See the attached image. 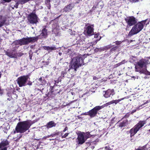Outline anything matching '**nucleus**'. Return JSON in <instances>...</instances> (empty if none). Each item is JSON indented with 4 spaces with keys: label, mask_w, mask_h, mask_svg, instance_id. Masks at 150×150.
<instances>
[{
    "label": "nucleus",
    "mask_w": 150,
    "mask_h": 150,
    "mask_svg": "<svg viewBox=\"0 0 150 150\" xmlns=\"http://www.w3.org/2000/svg\"><path fill=\"white\" fill-rule=\"evenodd\" d=\"M83 56L80 55L73 58L69 65V70L71 69H73L74 71H76L77 69L79 67L84 65Z\"/></svg>",
    "instance_id": "obj_1"
},
{
    "label": "nucleus",
    "mask_w": 150,
    "mask_h": 150,
    "mask_svg": "<svg viewBox=\"0 0 150 150\" xmlns=\"http://www.w3.org/2000/svg\"><path fill=\"white\" fill-rule=\"evenodd\" d=\"M31 125L29 120L20 122L18 123L15 129L17 133H23L29 128Z\"/></svg>",
    "instance_id": "obj_2"
},
{
    "label": "nucleus",
    "mask_w": 150,
    "mask_h": 150,
    "mask_svg": "<svg viewBox=\"0 0 150 150\" xmlns=\"http://www.w3.org/2000/svg\"><path fill=\"white\" fill-rule=\"evenodd\" d=\"M147 19L138 22L132 27L129 33V35L132 36L140 32L143 28Z\"/></svg>",
    "instance_id": "obj_3"
},
{
    "label": "nucleus",
    "mask_w": 150,
    "mask_h": 150,
    "mask_svg": "<svg viewBox=\"0 0 150 150\" xmlns=\"http://www.w3.org/2000/svg\"><path fill=\"white\" fill-rule=\"evenodd\" d=\"M30 75H24L18 77L16 81L19 87H22L26 85L31 86L32 83L30 81Z\"/></svg>",
    "instance_id": "obj_4"
},
{
    "label": "nucleus",
    "mask_w": 150,
    "mask_h": 150,
    "mask_svg": "<svg viewBox=\"0 0 150 150\" xmlns=\"http://www.w3.org/2000/svg\"><path fill=\"white\" fill-rule=\"evenodd\" d=\"M27 18L29 23L32 24H37L38 22V20H39L35 10L28 15Z\"/></svg>",
    "instance_id": "obj_5"
},
{
    "label": "nucleus",
    "mask_w": 150,
    "mask_h": 150,
    "mask_svg": "<svg viewBox=\"0 0 150 150\" xmlns=\"http://www.w3.org/2000/svg\"><path fill=\"white\" fill-rule=\"evenodd\" d=\"M36 37H28L23 38L20 39L21 45H25L31 42H35L38 39Z\"/></svg>",
    "instance_id": "obj_6"
},
{
    "label": "nucleus",
    "mask_w": 150,
    "mask_h": 150,
    "mask_svg": "<svg viewBox=\"0 0 150 150\" xmlns=\"http://www.w3.org/2000/svg\"><path fill=\"white\" fill-rule=\"evenodd\" d=\"M125 20L129 26L134 25L137 22V19L133 16L127 17L125 18Z\"/></svg>",
    "instance_id": "obj_7"
},
{
    "label": "nucleus",
    "mask_w": 150,
    "mask_h": 150,
    "mask_svg": "<svg viewBox=\"0 0 150 150\" xmlns=\"http://www.w3.org/2000/svg\"><path fill=\"white\" fill-rule=\"evenodd\" d=\"M41 33L40 35H38L36 37H36L37 39L36 40V42L39 39H42L43 38H46L48 35V30L46 29V26H45L43 27V28L41 30Z\"/></svg>",
    "instance_id": "obj_8"
},
{
    "label": "nucleus",
    "mask_w": 150,
    "mask_h": 150,
    "mask_svg": "<svg viewBox=\"0 0 150 150\" xmlns=\"http://www.w3.org/2000/svg\"><path fill=\"white\" fill-rule=\"evenodd\" d=\"M85 133L81 132L78 134L77 143L81 145L84 143L86 140L84 135Z\"/></svg>",
    "instance_id": "obj_9"
},
{
    "label": "nucleus",
    "mask_w": 150,
    "mask_h": 150,
    "mask_svg": "<svg viewBox=\"0 0 150 150\" xmlns=\"http://www.w3.org/2000/svg\"><path fill=\"white\" fill-rule=\"evenodd\" d=\"M99 110H100V109L98 106H96L89 111V116L91 118L93 117L96 116L97 114L98 111Z\"/></svg>",
    "instance_id": "obj_10"
},
{
    "label": "nucleus",
    "mask_w": 150,
    "mask_h": 150,
    "mask_svg": "<svg viewBox=\"0 0 150 150\" xmlns=\"http://www.w3.org/2000/svg\"><path fill=\"white\" fill-rule=\"evenodd\" d=\"M147 61L148 60L146 59H142L137 63V64L139 68H142L147 65L148 63Z\"/></svg>",
    "instance_id": "obj_11"
},
{
    "label": "nucleus",
    "mask_w": 150,
    "mask_h": 150,
    "mask_svg": "<svg viewBox=\"0 0 150 150\" xmlns=\"http://www.w3.org/2000/svg\"><path fill=\"white\" fill-rule=\"evenodd\" d=\"M93 25L88 26L84 30V33H86L88 35L91 36L92 35V33H93Z\"/></svg>",
    "instance_id": "obj_12"
},
{
    "label": "nucleus",
    "mask_w": 150,
    "mask_h": 150,
    "mask_svg": "<svg viewBox=\"0 0 150 150\" xmlns=\"http://www.w3.org/2000/svg\"><path fill=\"white\" fill-rule=\"evenodd\" d=\"M8 144V142L7 140H4L0 144V150H6V146Z\"/></svg>",
    "instance_id": "obj_13"
},
{
    "label": "nucleus",
    "mask_w": 150,
    "mask_h": 150,
    "mask_svg": "<svg viewBox=\"0 0 150 150\" xmlns=\"http://www.w3.org/2000/svg\"><path fill=\"white\" fill-rule=\"evenodd\" d=\"M103 92H105L103 95L104 96L105 98H108L110 97L112 94L113 95V93L114 92V90L113 89H109Z\"/></svg>",
    "instance_id": "obj_14"
},
{
    "label": "nucleus",
    "mask_w": 150,
    "mask_h": 150,
    "mask_svg": "<svg viewBox=\"0 0 150 150\" xmlns=\"http://www.w3.org/2000/svg\"><path fill=\"white\" fill-rule=\"evenodd\" d=\"M74 6L72 4H70L65 6L63 9V11L65 12H69L74 7Z\"/></svg>",
    "instance_id": "obj_15"
},
{
    "label": "nucleus",
    "mask_w": 150,
    "mask_h": 150,
    "mask_svg": "<svg viewBox=\"0 0 150 150\" xmlns=\"http://www.w3.org/2000/svg\"><path fill=\"white\" fill-rule=\"evenodd\" d=\"M56 125V123H55L54 121H51L48 122L45 126L47 129H48L53 127H55Z\"/></svg>",
    "instance_id": "obj_16"
},
{
    "label": "nucleus",
    "mask_w": 150,
    "mask_h": 150,
    "mask_svg": "<svg viewBox=\"0 0 150 150\" xmlns=\"http://www.w3.org/2000/svg\"><path fill=\"white\" fill-rule=\"evenodd\" d=\"M7 18L6 17L0 16V27L2 26L6 23Z\"/></svg>",
    "instance_id": "obj_17"
},
{
    "label": "nucleus",
    "mask_w": 150,
    "mask_h": 150,
    "mask_svg": "<svg viewBox=\"0 0 150 150\" xmlns=\"http://www.w3.org/2000/svg\"><path fill=\"white\" fill-rule=\"evenodd\" d=\"M137 132V131L134 127L131 129L129 131V133L130 134V137H132Z\"/></svg>",
    "instance_id": "obj_18"
},
{
    "label": "nucleus",
    "mask_w": 150,
    "mask_h": 150,
    "mask_svg": "<svg viewBox=\"0 0 150 150\" xmlns=\"http://www.w3.org/2000/svg\"><path fill=\"white\" fill-rule=\"evenodd\" d=\"M128 124V121L127 120H124L120 122L119 125V127H122L126 126Z\"/></svg>",
    "instance_id": "obj_19"
},
{
    "label": "nucleus",
    "mask_w": 150,
    "mask_h": 150,
    "mask_svg": "<svg viewBox=\"0 0 150 150\" xmlns=\"http://www.w3.org/2000/svg\"><path fill=\"white\" fill-rule=\"evenodd\" d=\"M23 54L21 52L16 53H12L11 54H10V58H17L18 57L21 56Z\"/></svg>",
    "instance_id": "obj_20"
},
{
    "label": "nucleus",
    "mask_w": 150,
    "mask_h": 150,
    "mask_svg": "<svg viewBox=\"0 0 150 150\" xmlns=\"http://www.w3.org/2000/svg\"><path fill=\"white\" fill-rule=\"evenodd\" d=\"M18 2L16 4L17 6H18V4H21L23 5L25 3H27V2L29 1L30 0H17ZM14 7H16V6H14ZM17 7H16L17 8Z\"/></svg>",
    "instance_id": "obj_21"
},
{
    "label": "nucleus",
    "mask_w": 150,
    "mask_h": 150,
    "mask_svg": "<svg viewBox=\"0 0 150 150\" xmlns=\"http://www.w3.org/2000/svg\"><path fill=\"white\" fill-rule=\"evenodd\" d=\"M111 104V103H110V101L109 102L106 103L104 104V105H103L102 106H98V107L100 110V109L103 108L105 107H107Z\"/></svg>",
    "instance_id": "obj_22"
},
{
    "label": "nucleus",
    "mask_w": 150,
    "mask_h": 150,
    "mask_svg": "<svg viewBox=\"0 0 150 150\" xmlns=\"http://www.w3.org/2000/svg\"><path fill=\"white\" fill-rule=\"evenodd\" d=\"M123 99H120L118 100H112L110 101V103H111V104H113V103H115V104H116L118 103H119L120 101H121L122 100H123Z\"/></svg>",
    "instance_id": "obj_23"
},
{
    "label": "nucleus",
    "mask_w": 150,
    "mask_h": 150,
    "mask_svg": "<svg viewBox=\"0 0 150 150\" xmlns=\"http://www.w3.org/2000/svg\"><path fill=\"white\" fill-rule=\"evenodd\" d=\"M125 60H122L121 62L118 63L117 64H116L114 65V68H116L118 66H120V65L124 64L125 63Z\"/></svg>",
    "instance_id": "obj_24"
},
{
    "label": "nucleus",
    "mask_w": 150,
    "mask_h": 150,
    "mask_svg": "<svg viewBox=\"0 0 150 150\" xmlns=\"http://www.w3.org/2000/svg\"><path fill=\"white\" fill-rule=\"evenodd\" d=\"M52 32L53 33L56 35L59 33V30L56 28H54L52 29Z\"/></svg>",
    "instance_id": "obj_25"
},
{
    "label": "nucleus",
    "mask_w": 150,
    "mask_h": 150,
    "mask_svg": "<svg viewBox=\"0 0 150 150\" xmlns=\"http://www.w3.org/2000/svg\"><path fill=\"white\" fill-rule=\"evenodd\" d=\"M119 47L118 46H116L112 48L110 50V52H115L116 50Z\"/></svg>",
    "instance_id": "obj_26"
},
{
    "label": "nucleus",
    "mask_w": 150,
    "mask_h": 150,
    "mask_svg": "<svg viewBox=\"0 0 150 150\" xmlns=\"http://www.w3.org/2000/svg\"><path fill=\"white\" fill-rule=\"evenodd\" d=\"M67 73V71L66 70H65L62 72L61 77H64L65 75Z\"/></svg>",
    "instance_id": "obj_27"
},
{
    "label": "nucleus",
    "mask_w": 150,
    "mask_h": 150,
    "mask_svg": "<svg viewBox=\"0 0 150 150\" xmlns=\"http://www.w3.org/2000/svg\"><path fill=\"white\" fill-rule=\"evenodd\" d=\"M134 127L135 128V129H137V130L138 131L139 129L142 127L138 123L137 125H136Z\"/></svg>",
    "instance_id": "obj_28"
},
{
    "label": "nucleus",
    "mask_w": 150,
    "mask_h": 150,
    "mask_svg": "<svg viewBox=\"0 0 150 150\" xmlns=\"http://www.w3.org/2000/svg\"><path fill=\"white\" fill-rule=\"evenodd\" d=\"M146 121H140L138 124L139 125H140L142 127L144 125V124L146 123Z\"/></svg>",
    "instance_id": "obj_29"
},
{
    "label": "nucleus",
    "mask_w": 150,
    "mask_h": 150,
    "mask_svg": "<svg viewBox=\"0 0 150 150\" xmlns=\"http://www.w3.org/2000/svg\"><path fill=\"white\" fill-rule=\"evenodd\" d=\"M14 43L16 45H21V43L20 40H15L14 42Z\"/></svg>",
    "instance_id": "obj_30"
},
{
    "label": "nucleus",
    "mask_w": 150,
    "mask_h": 150,
    "mask_svg": "<svg viewBox=\"0 0 150 150\" xmlns=\"http://www.w3.org/2000/svg\"><path fill=\"white\" fill-rule=\"evenodd\" d=\"M29 57L30 59H32V57L33 56V53L31 50H30L29 51Z\"/></svg>",
    "instance_id": "obj_31"
},
{
    "label": "nucleus",
    "mask_w": 150,
    "mask_h": 150,
    "mask_svg": "<svg viewBox=\"0 0 150 150\" xmlns=\"http://www.w3.org/2000/svg\"><path fill=\"white\" fill-rule=\"evenodd\" d=\"M130 115V114L129 112L127 113L122 118V119H123L124 118H127L129 117V116Z\"/></svg>",
    "instance_id": "obj_32"
},
{
    "label": "nucleus",
    "mask_w": 150,
    "mask_h": 150,
    "mask_svg": "<svg viewBox=\"0 0 150 150\" xmlns=\"http://www.w3.org/2000/svg\"><path fill=\"white\" fill-rule=\"evenodd\" d=\"M86 136H85L86 140L87 138L90 137H91V135L89 133L87 132L86 133Z\"/></svg>",
    "instance_id": "obj_33"
},
{
    "label": "nucleus",
    "mask_w": 150,
    "mask_h": 150,
    "mask_svg": "<svg viewBox=\"0 0 150 150\" xmlns=\"http://www.w3.org/2000/svg\"><path fill=\"white\" fill-rule=\"evenodd\" d=\"M124 40L122 41H116L115 42V43L117 45H120L121 44L122 42H124Z\"/></svg>",
    "instance_id": "obj_34"
},
{
    "label": "nucleus",
    "mask_w": 150,
    "mask_h": 150,
    "mask_svg": "<svg viewBox=\"0 0 150 150\" xmlns=\"http://www.w3.org/2000/svg\"><path fill=\"white\" fill-rule=\"evenodd\" d=\"M146 70V69L145 70L142 69L141 70L139 71V73H140L141 74H145Z\"/></svg>",
    "instance_id": "obj_35"
},
{
    "label": "nucleus",
    "mask_w": 150,
    "mask_h": 150,
    "mask_svg": "<svg viewBox=\"0 0 150 150\" xmlns=\"http://www.w3.org/2000/svg\"><path fill=\"white\" fill-rule=\"evenodd\" d=\"M105 150H112V149L110 148L109 146H105Z\"/></svg>",
    "instance_id": "obj_36"
},
{
    "label": "nucleus",
    "mask_w": 150,
    "mask_h": 150,
    "mask_svg": "<svg viewBox=\"0 0 150 150\" xmlns=\"http://www.w3.org/2000/svg\"><path fill=\"white\" fill-rule=\"evenodd\" d=\"M138 67V66H137V65L135 67V71L137 72H139V71H140L139 68H139V67Z\"/></svg>",
    "instance_id": "obj_37"
},
{
    "label": "nucleus",
    "mask_w": 150,
    "mask_h": 150,
    "mask_svg": "<svg viewBox=\"0 0 150 150\" xmlns=\"http://www.w3.org/2000/svg\"><path fill=\"white\" fill-rule=\"evenodd\" d=\"M57 48L54 46V47H50V50H56Z\"/></svg>",
    "instance_id": "obj_38"
},
{
    "label": "nucleus",
    "mask_w": 150,
    "mask_h": 150,
    "mask_svg": "<svg viewBox=\"0 0 150 150\" xmlns=\"http://www.w3.org/2000/svg\"><path fill=\"white\" fill-rule=\"evenodd\" d=\"M69 134V133H65L63 136H62V138H66L68 136V134Z\"/></svg>",
    "instance_id": "obj_39"
},
{
    "label": "nucleus",
    "mask_w": 150,
    "mask_h": 150,
    "mask_svg": "<svg viewBox=\"0 0 150 150\" xmlns=\"http://www.w3.org/2000/svg\"><path fill=\"white\" fill-rule=\"evenodd\" d=\"M99 35L100 33H97V34H96L94 35V38H98Z\"/></svg>",
    "instance_id": "obj_40"
},
{
    "label": "nucleus",
    "mask_w": 150,
    "mask_h": 150,
    "mask_svg": "<svg viewBox=\"0 0 150 150\" xmlns=\"http://www.w3.org/2000/svg\"><path fill=\"white\" fill-rule=\"evenodd\" d=\"M44 49L47 50H50V47L49 46H44Z\"/></svg>",
    "instance_id": "obj_41"
},
{
    "label": "nucleus",
    "mask_w": 150,
    "mask_h": 150,
    "mask_svg": "<svg viewBox=\"0 0 150 150\" xmlns=\"http://www.w3.org/2000/svg\"><path fill=\"white\" fill-rule=\"evenodd\" d=\"M145 74L147 75H150V72L148 71L146 69Z\"/></svg>",
    "instance_id": "obj_42"
},
{
    "label": "nucleus",
    "mask_w": 150,
    "mask_h": 150,
    "mask_svg": "<svg viewBox=\"0 0 150 150\" xmlns=\"http://www.w3.org/2000/svg\"><path fill=\"white\" fill-rule=\"evenodd\" d=\"M82 115H89V111L87 112H85V113H83Z\"/></svg>",
    "instance_id": "obj_43"
},
{
    "label": "nucleus",
    "mask_w": 150,
    "mask_h": 150,
    "mask_svg": "<svg viewBox=\"0 0 150 150\" xmlns=\"http://www.w3.org/2000/svg\"><path fill=\"white\" fill-rule=\"evenodd\" d=\"M137 109L133 110L131 112V114L132 115L133 113L136 111Z\"/></svg>",
    "instance_id": "obj_44"
},
{
    "label": "nucleus",
    "mask_w": 150,
    "mask_h": 150,
    "mask_svg": "<svg viewBox=\"0 0 150 150\" xmlns=\"http://www.w3.org/2000/svg\"><path fill=\"white\" fill-rule=\"evenodd\" d=\"M2 3H4L5 2H9V0H2Z\"/></svg>",
    "instance_id": "obj_45"
},
{
    "label": "nucleus",
    "mask_w": 150,
    "mask_h": 150,
    "mask_svg": "<svg viewBox=\"0 0 150 150\" xmlns=\"http://www.w3.org/2000/svg\"><path fill=\"white\" fill-rule=\"evenodd\" d=\"M68 129V128L67 127H66L63 130V132H65L66 130H67Z\"/></svg>",
    "instance_id": "obj_46"
},
{
    "label": "nucleus",
    "mask_w": 150,
    "mask_h": 150,
    "mask_svg": "<svg viewBox=\"0 0 150 150\" xmlns=\"http://www.w3.org/2000/svg\"><path fill=\"white\" fill-rule=\"evenodd\" d=\"M131 1L135 3L138 2L139 0H131Z\"/></svg>",
    "instance_id": "obj_47"
},
{
    "label": "nucleus",
    "mask_w": 150,
    "mask_h": 150,
    "mask_svg": "<svg viewBox=\"0 0 150 150\" xmlns=\"http://www.w3.org/2000/svg\"><path fill=\"white\" fill-rule=\"evenodd\" d=\"M60 133V132H56L54 134L55 136L58 135Z\"/></svg>",
    "instance_id": "obj_48"
},
{
    "label": "nucleus",
    "mask_w": 150,
    "mask_h": 150,
    "mask_svg": "<svg viewBox=\"0 0 150 150\" xmlns=\"http://www.w3.org/2000/svg\"><path fill=\"white\" fill-rule=\"evenodd\" d=\"M55 136V135L54 134H51L50 136H48V137H54Z\"/></svg>",
    "instance_id": "obj_49"
},
{
    "label": "nucleus",
    "mask_w": 150,
    "mask_h": 150,
    "mask_svg": "<svg viewBox=\"0 0 150 150\" xmlns=\"http://www.w3.org/2000/svg\"><path fill=\"white\" fill-rule=\"evenodd\" d=\"M59 92H60V91H58L56 93H54V91H52V93L53 94H56L57 93H59Z\"/></svg>",
    "instance_id": "obj_50"
},
{
    "label": "nucleus",
    "mask_w": 150,
    "mask_h": 150,
    "mask_svg": "<svg viewBox=\"0 0 150 150\" xmlns=\"http://www.w3.org/2000/svg\"><path fill=\"white\" fill-rule=\"evenodd\" d=\"M149 101H148V100L146 102H145V103H144L142 105H141V106H142V105H144V104H146V103H149Z\"/></svg>",
    "instance_id": "obj_51"
},
{
    "label": "nucleus",
    "mask_w": 150,
    "mask_h": 150,
    "mask_svg": "<svg viewBox=\"0 0 150 150\" xmlns=\"http://www.w3.org/2000/svg\"><path fill=\"white\" fill-rule=\"evenodd\" d=\"M39 81H42V79L41 77L39 78Z\"/></svg>",
    "instance_id": "obj_52"
},
{
    "label": "nucleus",
    "mask_w": 150,
    "mask_h": 150,
    "mask_svg": "<svg viewBox=\"0 0 150 150\" xmlns=\"http://www.w3.org/2000/svg\"><path fill=\"white\" fill-rule=\"evenodd\" d=\"M101 37L100 36V38L99 39H98L97 40H98V41L99 40L101 39Z\"/></svg>",
    "instance_id": "obj_53"
},
{
    "label": "nucleus",
    "mask_w": 150,
    "mask_h": 150,
    "mask_svg": "<svg viewBox=\"0 0 150 150\" xmlns=\"http://www.w3.org/2000/svg\"><path fill=\"white\" fill-rule=\"evenodd\" d=\"M33 46L32 45L31 46H30V48H33Z\"/></svg>",
    "instance_id": "obj_54"
},
{
    "label": "nucleus",
    "mask_w": 150,
    "mask_h": 150,
    "mask_svg": "<svg viewBox=\"0 0 150 150\" xmlns=\"http://www.w3.org/2000/svg\"><path fill=\"white\" fill-rule=\"evenodd\" d=\"M111 47H108L107 48V49H110V48Z\"/></svg>",
    "instance_id": "obj_55"
},
{
    "label": "nucleus",
    "mask_w": 150,
    "mask_h": 150,
    "mask_svg": "<svg viewBox=\"0 0 150 150\" xmlns=\"http://www.w3.org/2000/svg\"><path fill=\"white\" fill-rule=\"evenodd\" d=\"M47 2H50V0H47Z\"/></svg>",
    "instance_id": "obj_56"
},
{
    "label": "nucleus",
    "mask_w": 150,
    "mask_h": 150,
    "mask_svg": "<svg viewBox=\"0 0 150 150\" xmlns=\"http://www.w3.org/2000/svg\"><path fill=\"white\" fill-rule=\"evenodd\" d=\"M78 118L79 119H80V118L81 117H80L79 116H78Z\"/></svg>",
    "instance_id": "obj_57"
},
{
    "label": "nucleus",
    "mask_w": 150,
    "mask_h": 150,
    "mask_svg": "<svg viewBox=\"0 0 150 150\" xmlns=\"http://www.w3.org/2000/svg\"><path fill=\"white\" fill-rule=\"evenodd\" d=\"M1 73L0 72V78L1 77Z\"/></svg>",
    "instance_id": "obj_58"
},
{
    "label": "nucleus",
    "mask_w": 150,
    "mask_h": 150,
    "mask_svg": "<svg viewBox=\"0 0 150 150\" xmlns=\"http://www.w3.org/2000/svg\"><path fill=\"white\" fill-rule=\"evenodd\" d=\"M43 138H45V139H46V137H43Z\"/></svg>",
    "instance_id": "obj_59"
},
{
    "label": "nucleus",
    "mask_w": 150,
    "mask_h": 150,
    "mask_svg": "<svg viewBox=\"0 0 150 150\" xmlns=\"http://www.w3.org/2000/svg\"><path fill=\"white\" fill-rule=\"evenodd\" d=\"M92 8L93 9H94V7H93V8Z\"/></svg>",
    "instance_id": "obj_60"
},
{
    "label": "nucleus",
    "mask_w": 150,
    "mask_h": 150,
    "mask_svg": "<svg viewBox=\"0 0 150 150\" xmlns=\"http://www.w3.org/2000/svg\"><path fill=\"white\" fill-rule=\"evenodd\" d=\"M149 132H150V129H149Z\"/></svg>",
    "instance_id": "obj_61"
},
{
    "label": "nucleus",
    "mask_w": 150,
    "mask_h": 150,
    "mask_svg": "<svg viewBox=\"0 0 150 150\" xmlns=\"http://www.w3.org/2000/svg\"><path fill=\"white\" fill-rule=\"evenodd\" d=\"M59 55L61 54H60V53H59Z\"/></svg>",
    "instance_id": "obj_62"
},
{
    "label": "nucleus",
    "mask_w": 150,
    "mask_h": 150,
    "mask_svg": "<svg viewBox=\"0 0 150 150\" xmlns=\"http://www.w3.org/2000/svg\"><path fill=\"white\" fill-rule=\"evenodd\" d=\"M59 55L61 54H60V53H59Z\"/></svg>",
    "instance_id": "obj_63"
},
{
    "label": "nucleus",
    "mask_w": 150,
    "mask_h": 150,
    "mask_svg": "<svg viewBox=\"0 0 150 150\" xmlns=\"http://www.w3.org/2000/svg\"><path fill=\"white\" fill-rule=\"evenodd\" d=\"M96 77H95V79H96Z\"/></svg>",
    "instance_id": "obj_64"
}]
</instances>
